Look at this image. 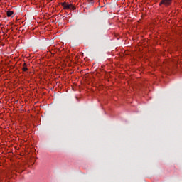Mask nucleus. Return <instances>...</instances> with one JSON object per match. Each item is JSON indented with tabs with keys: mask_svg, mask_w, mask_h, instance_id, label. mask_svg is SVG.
Instances as JSON below:
<instances>
[{
	"mask_svg": "<svg viewBox=\"0 0 182 182\" xmlns=\"http://www.w3.org/2000/svg\"><path fill=\"white\" fill-rule=\"evenodd\" d=\"M81 30H82V27H81V26H80V28H79L78 31H81Z\"/></svg>",
	"mask_w": 182,
	"mask_h": 182,
	"instance_id": "nucleus-7",
	"label": "nucleus"
},
{
	"mask_svg": "<svg viewBox=\"0 0 182 182\" xmlns=\"http://www.w3.org/2000/svg\"><path fill=\"white\" fill-rule=\"evenodd\" d=\"M173 2V0H161L159 5H164L165 6H168Z\"/></svg>",
	"mask_w": 182,
	"mask_h": 182,
	"instance_id": "nucleus-1",
	"label": "nucleus"
},
{
	"mask_svg": "<svg viewBox=\"0 0 182 182\" xmlns=\"http://www.w3.org/2000/svg\"><path fill=\"white\" fill-rule=\"evenodd\" d=\"M70 8H71V9H73V10H75V6H73L72 4H71Z\"/></svg>",
	"mask_w": 182,
	"mask_h": 182,
	"instance_id": "nucleus-6",
	"label": "nucleus"
},
{
	"mask_svg": "<svg viewBox=\"0 0 182 182\" xmlns=\"http://www.w3.org/2000/svg\"><path fill=\"white\" fill-rule=\"evenodd\" d=\"M87 1L89 2V4H90V5H93L94 4L93 0H87Z\"/></svg>",
	"mask_w": 182,
	"mask_h": 182,
	"instance_id": "nucleus-5",
	"label": "nucleus"
},
{
	"mask_svg": "<svg viewBox=\"0 0 182 182\" xmlns=\"http://www.w3.org/2000/svg\"><path fill=\"white\" fill-rule=\"evenodd\" d=\"M6 14H7L8 18H11V16L14 15V11L9 10L7 11Z\"/></svg>",
	"mask_w": 182,
	"mask_h": 182,
	"instance_id": "nucleus-3",
	"label": "nucleus"
},
{
	"mask_svg": "<svg viewBox=\"0 0 182 182\" xmlns=\"http://www.w3.org/2000/svg\"><path fill=\"white\" fill-rule=\"evenodd\" d=\"M61 5L64 8V9H70V7L72 6V4H67L65 2L61 3Z\"/></svg>",
	"mask_w": 182,
	"mask_h": 182,
	"instance_id": "nucleus-2",
	"label": "nucleus"
},
{
	"mask_svg": "<svg viewBox=\"0 0 182 182\" xmlns=\"http://www.w3.org/2000/svg\"><path fill=\"white\" fill-rule=\"evenodd\" d=\"M22 70H23V72H26L28 70V68H26V66L23 67Z\"/></svg>",
	"mask_w": 182,
	"mask_h": 182,
	"instance_id": "nucleus-4",
	"label": "nucleus"
}]
</instances>
